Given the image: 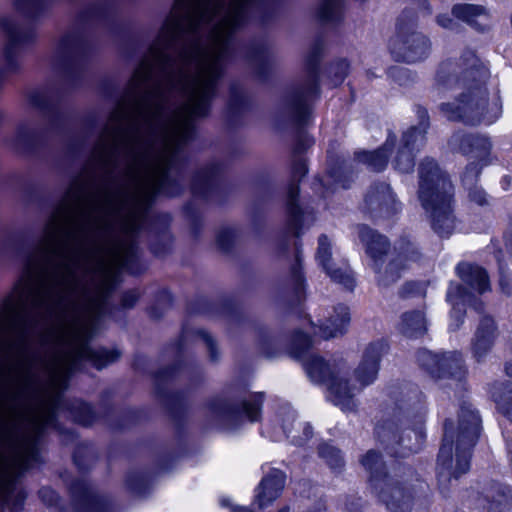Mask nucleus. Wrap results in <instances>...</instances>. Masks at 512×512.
<instances>
[{
    "label": "nucleus",
    "mask_w": 512,
    "mask_h": 512,
    "mask_svg": "<svg viewBox=\"0 0 512 512\" xmlns=\"http://www.w3.org/2000/svg\"><path fill=\"white\" fill-rule=\"evenodd\" d=\"M489 77L488 70L478 64L471 55V65L457 78L447 73L444 67L438 72L437 82L441 91L458 90L453 102L443 103L441 112L449 120H460L468 124L495 122L501 115L498 99L488 103L485 83Z\"/></svg>",
    "instance_id": "obj_1"
},
{
    "label": "nucleus",
    "mask_w": 512,
    "mask_h": 512,
    "mask_svg": "<svg viewBox=\"0 0 512 512\" xmlns=\"http://www.w3.org/2000/svg\"><path fill=\"white\" fill-rule=\"evenodd\" d=\"M386 350V344H370L353 374H348L343 366L329 365L315 355L303 357V364L312 381L323 383L327 389V399L343 411L356 408L355 396L372 384L378 375L379 361Z\"/></svg>",
    "instance_id": "obj_2"
},
{
    "label": "nucleus",
    "mask_w": 512,
    "mask_h": 512,
    "mask_svg": "<svg viewBox=\"0 0 512 512\" xmlns=\"http://www.w3.org/2000/svg\"><path fill=\"white\" fill-rule=\"evenodd\" d=\"M419 178L418 197L431 219L433 229L441 236L450 235L454 229L450 181L431 159L421 163Z\"/></svg>",
    "instance_id": "obj_3"
},
{
    "label": "nucleus",
    "mask_w": 512,
    "mask_h": 512,
    "mask_svg": "<svg viewBox=\"0 0 512 512\" xmlns=\"http://www.w3.org/2000/svg\"><path fill=\"white\" fill-rule=\"evenodd\" d=\"M480 417L470 405H464L459 415V428L456 435V465L453 466L454 433L445 424V433L438 455L439 476L455 478L469 470V451L475 445L480 433Z\"/></svg>",
    "instance_id": "obj_4"
},
{
    "label": "nucleus",
    "mask_w": 512,
    "mask_h": 512,
    "mask_svg": "<svg viewBox=\"0 0 512 512\" xmlns=\"http://www.w3.org/2000/svg\"><path fill=\"white\" fill-rule=\"evenodd\" d=\"M418 361L438 378L453 376L461 379L464 375L462 358L457 352L438 355L428 350H422L418 353Z\"/></svg>",
    "instance_id": "obj_5"
},
{
    "label": "nucleus",
    "mask_w": 512,
    "mask_h": 512,
    "mask_svg": "<svg viewBox=\"0 0 512 512\" xmlns=\"http://www.w3.org/2000/svg\"><path fill=\"white\" fill-rule=\"evenodd\" d=\"M391 51L398 60L413 63L424 59L429 52V42L419 33L398 37L391 44Z\"/></svg>",
    "instance_id": "obj_6"
},
{
    "label": "nucleus",
    "mask_w": 512,
    "mask_h": 512,
    "mask_svg": "<svg viewBox=\"0 0 512 512\" xmlns=\"http://www.w3.org/2000/svg\"><path fill=\"white\" fill-rule=\"evenodd\" d=\"M317 261L326 271L327 275L335 282L342 284L348 289H352L354 286V279L347 267H340L333 269L330 264L331 260V245L328 238L324 235L319 237L318 249L316 254Z\"/></svg>",
    "instance_id": "obj_7"
},
{
    "label": "nucleus",
    "mask_w": 512,
    "mask_h": 512,
    "mask_svg": "<svg viewBox=\"0 0 512 512\" xmlns=\"http://www.w3.org/2000/svg\"><path fill=\"white\" fill-rule=\"evenodd\" d=\"M350 322V314L348 307L339 305L334 308L333 314L328 319L321 323L318 329L315 328L312 321H308L311 326V332L315 336H319L323 339H330L342 335Z\"/></svg>",
    "instance_id": "obj_8"
},
{
    "label": "nucleus",
    "mask_w": 512,
    "mask_h": 512,
    "mask_svg": "<svg viewBox=\"0 0 512 512\" xmlns=\"http://www.w3.org/2000/svg\"><path fill=\"white\" fill-rule=\"evenodd\" d=\"M426 133V125L412 127L403 136L404 145L398 152L395 167L401 172H410L414 167L412 152L422 145Z\"/></svg>",
    "instance_id": "obj_9"
},
{
    "label": "nucleus",
    "mask_w": 512,
    "mask_h": 512,
    "mask_svg": "<svg viewBox=\"0 0 512 512\" xmlns=\"http://www.w3.org/2000/svg\"><path fill=\"white\" fill-rule=\"evenodd\" d=\"M498 333L495 322L490 317H483L476 329L472 342L474 357L481 361L492 349Z\"/></svg>",
    "instance_id": "obj_10"
},
{
    "label": "nucleus",
    "mask_w": 512,
    "mask_h": 512,
    "mask_svg": "<svg viewBox=\"0 0 512 512\" xmlns=\"http://www.w3.org/2000/svg\"><path fill=\"white\" fill-rule=\"evenodd\" d=\"M375 489L379 490L380 499L391 512H406L410 509L411 494L405 492L407 487H399L384 481L383 485L376 484Z\"/></svg>",
    "instance_id": "obj_11"
},
{
    "label": "nucleus",
    "mask_w": 512,
    "mask_h": 512,
    "mask_svg": "<svg viewBox=\"0 0 512 512\" xmlns=\"http://www.w3.org/2000/svg\"><path fill=\"white\" fill-rule=\"evenodd\" d=\"M284 484L285 474L278 469H273L263 478L257 489L255 497L258 506L264 508L278 498L284 488Z\"/></svg>",
    "instance_id": "obj_12"
},
{
    "label": "nucleus",
    "mask_w": 512,
    "mask_h": 512,
    "mask_svg": "<svg viewBox=\"0 0 512 512\" xmlns=\"http://www.w3.org/2000/svg\"><path fill=\"white\" fill-rule=\"evenodd\" d=\"M457 274L464 283L480 294L490 288L486 271L477 265L461 263L457 266Z\"/></svg>",
    "instance_id": "obj_13"
},
{
    "label": "nucleus",
    "mask_w": 512,
    "mask_h": 512,
    "mask_svg": "<svg viewBox=\"0 0 512 512\" xmlns=\"http://www.w3.org/2000/svg\"><path fill=\"white\" fill-rule=\"evenodd\" d=\"M358 233L360 240L366 245L367 253L373 259L376 268L378 258L386 252L388 247L386 238L364 225L358 228Z\"/></svg>",
    "instance_id": "obj_14"
},
{
    "label": "nucleus",
    "mask_w": 512,
    "mask_h": 512,
    "mask_svg": "<svg viewBox=\"0 0 512 512\" xmlns=\"http://www.w3.org/2000/svg\"><path fill=\"white\" fill-rule=\"evenodd\" d=\"M295 420V413L288 407L282 408L275 416L273 423L266 427V433L274 440H281L283 437H290L291 427Z\"/></svg>",
    "instance_id": "obj_15"
},
{
    "label": "nucleus",
    "mask_w": 512,
    "mask_h": 512,
    "mask_svg": "<svg viewBox=\"0 0 512 512\" xmlns=\"http://www.w3.org/2000/svg\"><path fill=\"white\" fill-rule=\"evenodd\" d=\"M470 298V295L459 284H450L447 291V300L452 304L450 328H459L462 323L461 306L466 302H470Z\"/></svg>",
    "instance_id": "obj_16"
},
{
    "label": "nucleus",
    "mask_w": 512,
    "mask_h": 512,
    "mask_svg": "<svg viewBox=\"0 0 512 512\" xmlns=\"http://www.w3.org/2000/svg\"><path fill=\"white\" fill-rule=\"evenodd\" d=\"M395 143V138L390 137L387 139L383 148L373 152H358L356 154L357 159L366 164L373 171L383 170L388 162V150H390Z\"/></svg>",
    "instance_id": "obj_17"
},
{
    "label": "nucleus",
    "mask_w": 512,
    "mask_h": 512,
    "mask_svg": "<svg viewBox=\"0 0 512 512\" xmlns=\"http://www.w3.org/2000/svg\"><path fill=\"white\" fill-rule=\"evenodd\" d=\"M486 498L489 501V512H505L512 502V491L496 484L486 491Z\"/></svg>",
    "instance_id": "obj_18"
},
{
    "label": "nucleus",
    "mask_w": 512,
    "mask_h": 512,
    "mask_svg": "<svg viewBox=\"0 0 512 512\" xmlns=\"http://www.w3.org/2000/svg\"><path fill=\"white\" fill-rule=\"evenodd\" d=\"M400 329L407 337H418L423 335L427 329L424 314L421 311L405 313L402 316Z\"/></svg>",
    "instance_id": "obj_19"
},
{
    "label": "nucleus",
    "mask_w": 512,
    "mask_h": 512,
    "mask_svg": "<svg viewBox=\"0 0 512 512\" xmlns=\"http://www.w3.org/2000/svg\"><path fill=\"white\" fill-rule=\"evenodd\" d=\"M493 399L498 410L512 421V384H501L494 387Z\"/></svg>",
    "instance_id": "obj_20"
},
{
    "label": "nucleus",
    "mask_w": 512,
    "mask_h": 512,
    "mask_svg": "<svg viewBox=\"0 0 512 512\" xmlns=\"http://www.w3.org/2000/svg\"><path fill=\"white\" fill-rule=\"evenodd\" d=\"M453 15L471 25H477L478 18H486L485 9L472 4H458L453 7Z\"/></svg>",
    "instance_id": "obj_21"
},
{
    "label": "nucleus",
    "mask_w": 512,
    "mask_h": 512,
    "mask_svg": "<svg viewBox=\"0 0 512 512\" xmlns=\"http://www.w3.org/2000/svg\"><path fill=\"white\" fill-rule=\"evenodd\" d=\"M366 202L370 205L377 203L380 206H392L394 209H396L395 197L390 187L386 184H381L379 187L375 188V190L369 192L366 197Z\"/></svg>",
    "instance_id": "obj_22"
},
{
    "label": "nucleus",
    "mask_w": 512,
    "mask_h": 512,
    "mask_svg": "<svg viewBox=\"0 0 512 512\" xmlns=\"http://www.w3.org/2000/svg\"><path fill=\"white\" fill-rule=\"evenodd\" d=\"M407 260L406 256L399 255L396 259L392 260L388 266L386 267L385 271L382 273L381 271H377L379 274L378 281L382 285H388L394 281H396L400 275L401 271L404 268V261Z\"/></svg>",
    "instance_id": "obj_23"
},
{
    "label": "nucleus",
    "mask_w": 512,
    "mask_h": 512,
    "mask_svg": "<svg viewBox=\"0 0 512 512\" xmlns=\"http://www.w3.org/2000/svg\"><path fill=\"white\" fill-rule=\"evenodd\" d=\"M263 402V396L256 394L250 399L245 400L242 405V412L247 416L249 421H257L260 416V409Z\"/></svg>",
    "instance_id": "obj_24"
},
{
    "label": "nucleus",
    "mask_w": 512,
    "mask_h": 512,
    "mask_svg": "<svg viewBox=\"0 0 512 512\" xmlns=\"http://www.w3.org/2000/svg\"><path fill=\"white\" fill-rule=\"evenodd\" d=\"M361 462L364 468L372 474L371 480L375 481L374 487L376 484L380 485L381 483L376 479L377 473L382 468L380 456L375 451H369Z\"/></svg>",
    "instance_id": "obj_25"
},
{
    "label": "nucleus",
    "mask_w": 512,
    "mask_h": 512,
    "mask_svg": "<svg viewBox=\"0 0 512 512\" xmlns=\"http://www.w3.org/2000/svg\"><path fill=\"white\" fill-rule=\"evenodd\" d=\"M490 147V142L483 137H465L459 144V149L463 153H469L472 151V148L486 152L490 149Z\"/></svg>",
    "instance_id": "obj_26"
},
{
    "label": "nucleus",
    "mask_w": 512,
    "mask_h": 512,
    "mask_svg": "<svg viewBox=\"0 0 512 512\" xmlns=\"http://www.w3.org/2000/svg\"><path fill=\"white\" fill-rule=\"evenodd\" d=\"M319 454L332 468L341 466L342 457L340 452L332 445L323 444L319 449Z\"/></svg>",
    "instance_id": "obj_27"
},
{
    "label": "nucleus",
    "mask_w": 512,
    "mask_h": 512,
    "mask_svg": "<svg viewBox=\"0 0 512 512\" xmlns=\"http://www.w3.org/2000/svg\"><path fill=\"white\" fill-rule=\"evenodd\" d=\"M0 25L4 33L7 35L10 45L22 42L20 30L11 19H2Z\"/></svg>",
    "instance_id": "obj_28"
},
{
    "label": "nucleus",
    "mask_w": 512,
    "mask_h": 512,
    "mask_svg": "<svg viewBox=\"0 0 512 512\" xmlns=\"http://www.w3.org/2000/svg\"><path fill=\"white\" fill-rule=\"evenodd\" d=\"M339 7L340 0H323L319 9V17L325 21L332 20Z\"/></svg>",
    "instance_id": "obj_29"
},
{
    "label": "nucleus",
    "mask_w": 512,
    "mask_h": 512,
    "mask_svg": "<svg viewBox=\"0 0 512 512\" xmlns=\"http://www.w3.org/2000/svg\"><path fill=\"white\" fill-rule=\"evenodd\" d=\"M297 194H298V187L297 186L292 187L290 190L289 211L296 222L299 220L298 219L299 218V215H298L299 209L294 203V200H295V197L297 196Z\"/></svg>",
    "instance_id": "obj_30"
},
{
    "label": "nucleus",
    "mask_w": 512,
    "mask_h": 512,
    "mask_svg": "<svg viewBox=\"0 0 512 512\" xmlns=\"http://www.w3.org/2000/svg\"><path fill=\"white\" fill-rule=\"evenodd\" d=\"M500 269V286H501V289L505 292V293H510V284L512 285V276L510 274H507L504 270H503V267L500 265L499 267Z\"/></svg>",
    "instance_id": "obj_31"
},
{
    "label": "nucleus",
    "mask_w": 512,
    "mask_h": 512,
    "mask_svg": "<svg viewBox=\"0 0 512 512\" xmlns=\"http://www.w3.org/2000/svg\"><path fill=\"white\" fill-rule=\"evenodd\" d=\"M411 433L414 434L415 436V439L417 441V445L416 446H413V445H407L406 448L409 450V451H416L419 449L420 445L422 444L423 442V439H424V432L422 430V428H418L417 430H412V431H409L408 432V436L410 437L411 436Z\"/></svg>",
    "instance_id": "obj_32"
},
{
    "label": "nucleus",
    "mask_w": 512,
    "mask_h": 512,
    "mask_svg": "<svg viewBox=\"0 0 512 512\" xmlns=\"http://www.w3.org/2000/svg\"><path fill=\"white\" fill-rule=\"evenodd\" d=\"M469 197H470L471 201H473L479 205H482L486 202L485 193L480 188H474L473 190H471L469 192Z\"/></svg>",
    "instance_id": "obj_33"
},
{
    "label": "nucleus",
    "mask_w": 512,
    "mask_h": 512,
    "mask_svg": "<svg viewBox=\"0 0 512 512\" xmlns=\"http://www.w3.org/2000/svg\"><path fill=\"white\" fill-rule=\"evenodd\" d=\"M74 48V40L71 38L63 39L58 47L59 54L70 53Z\"/></svg>",
    "instance_id": "obj_34"
},
{
    "label": "nucleus",
    "mask_w": 512,
    "mask_h": 512,
    "mask_svg": "<svg viewBox=\"0 0 512 512\" xmlns=\"http://www.w3.org/2000/svg\"><path fill=\"white\" fill-rule=\"evenodd\" d=\"M101 356L105 358V361L103 363L95 362V365L97 367H99V368L102 367L105 364L113 362L118 357V355H114L113 353L106 352V351L105 352H101Z\"/></svg>",
    "instance_id": "obj_35"
},
{
    "label": "nucleus",
    "mask_w": 512,
    "mask_h": 512,
    "mask_svg": "<svg viewBox=\"0 0 512 512\" xmlns=\"http://www.w3.org/2000/svg\"><path fill=\"white\" fill-rule=\"evenodd\" d=\"M437 22L440 26H442L444 28H452L454 26L453 19H451L447 16H444V15L439 16L437 19Z\"/></svg>",
    "instance_id": "obj_36"
},
{
    "label": "nucleus",
    "mask_w": 512,
    "mask_h": 512,
    "mask_svg": "<svg viewBox=\"0 0 512 512\" xmlns=\"http://www.w3.org/2000/svg\"><path fill=\"white\" fill-rule=\"evenodd\" d=\"M296 341L299 342V343L303 342V345L305 347H308L312 343V341L310 339H308V337L306 335L304 336L302 334L301 335H297V340Z\"/></svg>",
    "instance_id": "obj_37"
},
{
    "label": "nucleus",
    "mask_w": 512,
    "mask_h": 512,
    "mask_svg": "<svg viewBox=\"0 0 512 512\" xmlns=\"http://www.w3.org/2000/svg\"><path fill=\"white\" fill-rule=\"evenodd\" d=\"M135 301H136V297H134V296H133V299H132L130 302H128V296H126V297L124 298V305H125V306H132V304H133Z\"/></svg>",
    "instance_id": "obj_38"
},
{
    "label": "nucleus",
    "mask_w": 512,
    "mask_h": 512,
    "mask_svg": "<svg viewBox=\"0 0 512 512\" xmlns=\"http://www.w3.org/2000/svg\"><path fill=\"white\" fill-rule=\"evenodd\" d=\"M505 369L507 374L512 377V362L507 363Z\"/></svg>",
    "instance_id": "obj_39"
},
{
    "label": "nucleus",
    "mask_w": 512,
    "mask_h": 512,
    "mask_svg": "<svg viewBox=\"0 0 512 512\" xmlns=\"http://www.w3.org/2000/svg\"><path fill=\"white\" fill-rule=\"evenodd\" d=\"M418 114L421 119H425L427 117V112L424 109H419Z\"/></svg>",
    "instance_id": "obj_40"
},
{
    "label": "nucleus",
    "mask_w": 512,
    "mask_h": 512,
    "mask_svg": "<svg viewBox=\"0 0 512 512\" xmlns=\"http://www.w3.org/2000/svg\"><path fill=\"white\" fill-rule=\"evenodd\" d=\"M233 512H250V511L244 507H241V508L234 509Z\"/></svg>",
    "instance_id": "obj_41"
},
{
    "label": "nucleus",
    "mask_w": 512,
    "mask_h": 512,
    "mask_svg": "<svg viewBox=\"0 0 512 512\" xmlns=\"http://www.w3.org/2000/svg\"><path fill=\"white\" fill-rule=\"evenodd\" d=\"M310 434H311L310 427H305V436H306V438H308L310 436Z\"/></svg>",
    "instance_id": "obj_42"
},
{
    "label": "nucleus",
    "mask_w": 512,
    "mask_h": 512,
    "mask_svg": "<svg viewBox=\"0 0 512 512\" xmlns=\"http://www.w3.org/2000/svg\"><path fill=\"white\" fill-rule=\"evenodd\" d=\"M221 505H222V506H228V505H229L228 500H226V499H221Z\"/></svg>",
    "instance_id": "obj_43"
},
{
    "label": "nucleus",
    "mask_w": 512,
    "mask_h": 512,
    "mask_svg": "<svg viewBox=\"0 0 512 512\" xmlns=\"http://www.w3.org/2000/svg\"><path fill=\"white\" fill-rule=\"evenodd\" d=\"M292 438H293V442H295L297 444L301 443V440H298L296 436H292Z\"/></svg>",
    "instance_id": "obj_44"
},
{
    "label": "nucleus",
    "mask_w": 512,
    "mask_h": 512,
    "mask_svg": "<svg viewBox=\"0 0 512 512\" xmlns=\"http://www.w3.org/2000/svg\"><path fill=\"white\" fill-rule=\"evenodd\" d=\"M509 252H510V254L512 255V243L510 244Z\"/></svg>",
    "instance_id": "obj_45"
},
{
    "label": "nucleus",
    "mask_w": 512,
    "mask_h": 512,
    "mask_svg": "<svg viewBox=\"0 0 512 512\" xmlns=\"http://www.w3.org/2000/svg\"><path fill=\"white\" fill-rule=\"evenodd\" d=\"M207 341H208V344L211 346L212 345V340L209 338Z\"/></svg>",
    "instance_id": "obj_46"
}]
</instances>
